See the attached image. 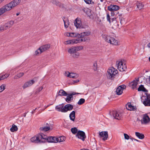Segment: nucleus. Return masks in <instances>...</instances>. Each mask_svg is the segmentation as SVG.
<instances>
[{
  "label": "nucleus",
  "mask_w": 150,
  "mask_h": 150,
  "mask_svg": "<svg viewBox=\"0 0 150 150\" xmlns=\"http://www.w3.org/2000/svg\"><path fill=\"white\" fill-rule=\"evenodd\" d=\"M142 101L145 106H150V96H143L142 98Z\"/></svg>",
  "instance_id": "39448f33"
},
{
  "label": "nucleus",
  "mask_w": 150,
  "mask_h": 150,
  "mask_svg": "<svg viewBox=\"0 0 150 150\" xmlns=\"http://www.w3.org/2000/svg\"><path fill=\"white\" fill-rule=\"evenodd\" d=\"M99 136L100 138L103 137L102 139L103 141L106 140L108 137V132H102L99 133Z\"/></svg>",
  "instance_id": "f8f14e48"
},
{
  "label": "nucleus",
  "mask_w": 150,
  "mask_h": 150,
  "mask_svg": "<svg viewBox=\"0 0 150 150\" xmlns=\"http://www.w3.org/2000/svg\"><path fill=\"white\" fill-rule=\"evenodd\" d=\"M35 111H33V110L31 112V113H32V114H33L34 113H35Z\"/></svg>",
  "instance_id": "774afa93"
},
{
  "label": "nucleus",
  "mask_w": 150,
  "mask_h": 150,
  "mask_svg": "<svg viewBox=\"0 0 150 150\" xmlns=\"http://www.w3.org/2000/svg\"><path fill=\"white\" fill-rule=\"evenodd\" d=\"M118 73V71L117 69L113 67H111L107 70L106 76L108 79H112L115 78Z\"/></svg>",
  "instance_id": "7ed1b4c3"
},
{
  "label": "nucleus",
  "mask_w": 150,
  "mask_h": 150,
  "mask_svg": "<svg viewBox=\"0 0 150 150\" xmlns=\"http://www.w3.org/2000/svg\"><path fill=\"white\" fill-rule=\"evenodd\" d=\"M23 73H21L18 74L14 76V78L15 79H17L22 77L24 75Z\"/></svg>",
  "instance_id": "f704fd0d"
},
{
  "label": "nucleus",
  "mask_w": 150,
  "mask_h": 150,
  "mask_svg": "<svg viewBox=\"0 0 150 150\" xmlns=\"http://www.w3.org/2000/svg\"><path fill=\"white\" fill-rule=\"evenodd\" d=\"M50 47V45L49 44L43 45L40 47L42 52H43L49 49Z\"/></svg>",
  "instance_id": "6ab92c4d"
},
{
  "label": "nucleus",
  "mask_w": 150,
  "mask_h": 150,
  "mask_svg": "<svg viewBox=\"0 0 150 150\" xmlns=\"http://www.w3.org/2000/svg\"><path fill=\"white\" fill-rule=\"evenodd\" d=\"M132 88L134 89L136 88V86L137 84V81H134L132 83Z\"/></svg>",
  "instance_id": "4c0bfd02"
},
{
  "label": "nucleus",
  "mask_w": 150,
  "mask_h": 150,
  "mask_svg": "<svg viewBox=\"0 0 150 150\" xmlns=\"http://www.w3.org/2000/svg\"><path fill=\"white\" fill-rule=\"evenodd\" d=\"M76 136L83 141H84L86 138L85 132L83 131L79 130L78 131Z\"/></svg>",
  "instance_id": "423d86ee"
},
{
  "label": "nucleus",
  "mask_w": 150,
  "mask_h": 150,
  "mask_svg": "<svg viewBox=\"0 0 150 150\" xmlns=\"http://www.w3.org/2000/svg\"><path fill=\"white\" fill-rule=\"evenodd\" d=\"M34 80L32 79L29 80L25 82L23 86V88L24 89L27 87H29L32 86L35 83Z\"/></svg>",
  "instance_id": "9d476101"
},
{
  "label": "nucleus",
  "mask_w": 150,
  "mask_h": 150,
  "mask_svg": "<svg viewBox=\"0 0 150 150\" xmlns=\"http://www.w3.org/2000/svg\"><path fill=\"white\" fill-rule=\"evenodd\" d=\"M78 34L76 33H71V37H76L77 36Z\"/></svg>",
  "instance_id": "8fccbe9b"
},
{
  "label": "nucleus",
  "mask_w": 150,
  "mask_h": 150,
  "mask_svg": "<svg viewBox=\"0 0 150 150\" xmlns=\"http://www.w3.org/2000/svg\"><path fill=\"white\" fill-rule=\"evenodd\" d=\"M28 112H25V113H24V114H23V116L25 117H26V114Z\"/></svg>",
  "instance_id": "680f3d73"
},
{
  "label": "nucleus",
  "mask_w": 150,
  "mask_h": 150,
  "mask_svg": "<svg viewBox=\"0 0 150 150\" xmlns=\"http://www.w3.org/2000/svg\"><path fill=\"white\" fill-rule=\"evenodd\" d=\"M67 96L65 99V100L68 103H69L71 101L73 100V97L70 96L69 95H67Z\"/></svg>",
  "instance_id": "7c9ffc66"
},
{
  "label": "nucleus",
  "mask_w": 150,
  "mask_h": 150,
  "mask_svg": "<svg viewBox=\"0 0 150 150\" xmlns=\"http://www.w3.org/2000/svg\"><path fill=\"white\" fill-rule=\"evenodd\" d=\"M76 112L74 111H73L69 114V117L70 119L73 121H74L75 118Z\"/></svg>",
  "instance_id": "412c9836"
},
{
  "label": "nucleus",
  "mask_w": 150,
  "mask_h": 150,
  "mask_svg": "<svg viewBox=\"0 0 150 150\" xmlns=\"http://www.w3.org/2000/svg\"><path fill=\"white\" fill-rule=\"evenodd\" d=\"M9 76V74H6L0 76V81L7 78Z\"/></svg>",
  "instance_id": "72a5a7b5"
},
{
  "label": "nucleus",
  "mask_w": 150,
  "mask_h": 150,
  "mask_svg": "<svg viewBox=\"0 0 150 150\" xmlns=\"http://www.w3.org/2000/svg\"><path fill=\"white\" fill-rule=\"evenodd\" d=\"M76 52L75 47H71L68 50V52L70 54H74Z\"/></svg>",
  "instance_id": "c85d7f7f"
},
{
  "label": "nucleus",
  "mask_w": 150,
  "mask_h": 150,
  "mask_svg": "<svg viewBox=\"0 0 150 150\" xmlns=\"http://www.w3.org/2000/svg\"><path fill=\"white\" fill-rule=\"evenodd\" d=\"M74 24L77 28H80L81 27V22L80 20H77V19H76L75 21Z\"/></svg>",
  "instance_id": "aec40b11"
},
{
  "label": "nucleus",
  "mask_w": 150,
  "mask_h": 150,
  "mask_svg": "<svg viewBox=\"0 0 150 150\" xmlns=\"http://www.w3.org/2000/svg\"><path fill=\"white\" fill-rule=\"evenodd\" d=\"M66 35L67 36H68V37L70 36V37L71 36V33H67Z\"/></svg>",
  "instance_id": "052dcab7"
},
{
  "label": "nucleus",
  "mask_w": 150,
  "mask_h": 150,
  "mask_svg": "<svg viewBox=\"0 0 150 150\" xmlns=\"http://www.w3.org/2000/svg\"><path fill=\"white\" fill-rule=\"evenodd\" d=\"M76 52L79 51L80 50H82L83 48V47L82 46H76L75 47Z\"/></svg>",
  "instance_id": "a18cd8bd"
},
{
  "label": "nucleus",
  "mask_w": 150,
  "mask_h": 150,
  "mask_svg": "<svg viewBox=\"0 0 150 150\" xmlns=\"http://www.w3.org/2000/svg\"><path fill=\"white\" fill-rule=\"evenodd\" d=\"M79 81V80H77L76 81H74V82L75 83H77V82H78Z\"/></svg>",
  "instance_id": "e2e57ef3"
},
{
  "label": "nucleus",
  "mask_w": 150,
  "mask_h": 150,
  "mask_svg": "<svg viewBox=\"0 0 150 150\" xmlns=\"http://www.w3.org/2000/svg\"><path fill=\"white\" fill-rule=\"evenodd\" d=\"M80 55V54L79 52H76L73 55V56L74 58H77Z\"/></svg>",
  "instance_id": "49530a36"
},
{
  "label": "nucleus",
  "mask_w": 150,
  "mask_h": 150,
  "mask_svg": "<svg viewBox=\"0 0 150 150\" xmlns=\"http://www.w3.org/2000/svg\"><path fill=\"white\" fill-rule=\"evenodd\" d=\"M43 89V87L41 86L40 87L37 89V91L36 93H38L40 92Z\"/></svg>",
  "instance_id": "09e8293b"
},
{
  "label": "nucleus",
  "mask_w": 150,
  "mask_h": 150,
  "mask_svg": "<svg viewBox=\"0 0 150 150\" xmlns=\"http://www.w3.org/2000/svg\"><path fill=\"white\" fill-rule=\"evenodd\" d=\"M42 52L41 51V49H40V47L35 52V54L36 55H38L40 54H41Z\"/></svg>",
  "instance_id": "c03bdc74"
},
{
  "label": "nucleus",
  "mask_w": 150,
  "mask_h": 150,
  "mask_svg": "<svg viewBox=\"0 0 150 150\" xmlns=\"http://www.w3.org/2000/svg\"><path fill=\"white\" fill-rule=\"evenodd\" d=\"M79 94V93H76L74 92H73L70 94H68V95H69L70 96H71V97H73V96H73L75 95L76 94Z\"/></svg>",
  "instance_id": "6e6d98bb"
},
{
  "label": "nucleus",
  "mask_w": 150,
  "mask_h": 150,
  "mask_svg": "<svg viewBox=\"0 0 150 150\" xmlns=\"http://www.w3.org/2000/svg\"><path fill=\"white\" fill-rule=\"evenodd\" d=\"M107 20L110 23L111 22V21H110V15L109 14H107Z\"/></svg>",
  "instance_id": "4d7b16f0"
},
{
  "label": "nucleus",
  "mask_w": 150,
  "mask_h": 150,
  "mask_svg": "<svg viewBox=\"0 0 150 150\" xmlns=\"http://www.w3.org/2000/svg\"><path fill=\"white\" fill-rule=\"evenodd\" d=\"M93 69L94 71L97 70V64L96 62H95L93 63Z\"/></svg>",
  "instance_id": "ea45409f"
},
{
  "label": "nucleus",
  "mask_w": 150,
  "mask_h": 150,
  "mask_svg": "<svg viewBox=\"0 0 150 150\" xmlns=\"http://www.w3.org/2000/svg\"><path fill=\"white\" fill-rule=\"evenodd\" d=\"M14 21H11L5 24V27L7 29L10 28L13 24Z\"/></svg>",
  "instance_id": "393cba45"
},
{
  "label": "nucleus",
  "mask_w": 150,
  "mask_h": 150,
  "mask_svg": "<svg viewBox=\"0 0 150 150\" xmlns=\"http://www.w3.org/2000/svg\"><path fill=\"white\" fill-rule=\"evenodd\" d=\"M53 137H48L46 135L43 133H40L36 136L32 137L31 141L32 142L36 143H44L46 141L48 142H53Z\"/></svg>",
  "instance_id": "f257e3e1"
},
{
  "label": "nucleus",
  "mask_w": 150,
  "mask_h": 150,
  "mask_svg": "<svg viewBox=\"0 0 150 150\" xmlns=\"http://www.w3.org/2000/svg\"><path fill=\"white\" fill-rule=\"evenodd\" d=\"M55 109L59 112H64V106L62 105H59L56 106L55 107Z\"/></svg>",
  "instance_id": "f3484780"
},
{
  "label": "nucleus",
  "mask_w": 150,
  "mask_h": 150,
  "mask_svg": "<svg viewBox=\"0 0 150 150\" xmlns=\"http://www.w3.org/2000/svg\"><path fill=\"white\" fill-rule=\"evenodd\" d=\"M126 88V86L124 84L119 86L116 89V92L117 95H121L123 93V90Z\"/></svg>",
  "instance_id": "6e6552de"
},
{
  "label": "nucleus",
  "mask_w": 150,
  "mask_h": 150,
  "mask_svg": "<svg viewBox=\"0 0 150 150\" xmlns=\"http://www.w3.org/2000/svg\"><path fill=\"white\" fill-rule=\"evenodd\" d=\"M58 94L60 96H67L68 94L65 91L62 89H61L58 92Z\"/></svg>",
  "instance_id": "a878e982"
},
{
  "label": "nucleus",
  "mask_w": 150,
  "mask_h": 150,
  "mask_svg": "<svg viewBox=\"0 0 150 150\" xmlns=\"http://www.w3.org/2000/svg\"><path fill=\"white\" fill-rule=\"evenodd\" d=\"M150 118L148 115L146 114L144 115L142 120V123L146 124L150 121Z\"/></svg>",
  "instance_id": "ddd939ff"
},
{
  "label": "nucleus",
  "mask_w": 150,
  "mask_h": 150,
  "mask_svg": "<svg viewBox=\"0 0 150 150\" xmlns=\"http://www.w3.org/2000/svg\"><path fill=\"white\" fill-rule=\"evenodd\" d=\"M52 3L54 4H55L57 6H61V3L58 1L56 0H53L52 1Z\"/></svg>",
  "instance_id": "a19ab883"
},
{
  "label": "nucleus",
  "mask_w": 150,
  "mask_h": 150,
  "mask_svg": "<svg viewBox=\"0 0 150 150\" xmlns=\"http://www.w3.org/2000/svg\"><path fill=\"white\" fill-rule=\"evenodd\" d=\"M7 29V28L5 27V25L1 26L0 27V31L1 32L2 31L6 30Z\"/></svg>",
  "instance_id": "de8ad7c7"
},
{
  "label": "nucleus",
  "mask_w": 150,
  "mask_h": 150,
  "mask_svg": "<svg viewBox=\"0 0 150 150\" xmlns=\"http://www.w3.org/2000/svg\"><path fill=\"white\" fill-rule=\"evenodd\" d=\"M82 11L86 13L90 18L93 19L94 18L93 15V13H91V10L90 9L87 8H84L82 9Z\"/></svg>",
  "instance_id": "1a4fd4ad"
},
{
  "label": "nucleus",
  "mask_w": 150,
  "mask_h": 150,
  "mask_svg": "<svg viewBox=\"0 0 150 150\" xmlns=\"http://www.w3.org/2000/svg\"><path fill=\"white\" fill-rule=\"evenodd\" d=\"M6 85L5 84H2L0 86V93L2 92L5 89Z\"/></svg>",
  "instance_id": "79ce46f5"
},
{
  "label": "nucleus",
  "mask_w": 150,
  "mask_h": 150,
  "mask_svg": "<svg viewBox=\"0 0 150 150\" xmlns=\"http://www.w3.org/2000/svg\"><path fill=\"white\" fill-rule=\"evenodd\" d=\"M64 112H67L68 111H70L72 110L73 108V106L72 105L70 104H67L64 106Z\"/></svg>",
  "instance_id": "4468645a"
},
{
  "label": "nucleus",
  "mask_w": 150,
  "mask_h": 150,
  "mask_svg": "<svg viewBox=\"0 0 150 150\" xmlns=\"http://www.w3.org/2000/svg\"><path fill=\"white\" fill-rule=\"evenodd\" d=\"M126 108L127 109L130 111H135L137 109L135 106H132L130 103H127L126 105Z\"/></svg>",
  "instance_id": "dca6fc26"
},
{
  "label": "nucleus",
  "mask_w": 150,
  "mask_h": 150,
  "mask_svg": "<svg viewBox=\"0 0 150 150\" xmlns=\"http://www.w3.org/2000/svg\"><path fill=\"white\" fill-rule=\"evenodd\" d=\"M76 39L69 40L64 42V44L65 45H69L70 44H76Z\"/></svg>",
  "instance_id": "b1692460"
},
{
  "label": "nucleus",
  "mask_w": 150,
  "mask_h": 150,
  "mask_svg": "<svg viewBox=\"0 0 150 150\" xmlns=\"http://www.w3.org/2000/svg\"><path fill=\"white\" fill-rule=\"evenodd\" d=\"M135 135L139 138L140 139H143L144 137V134L142 133H140L138 132H136Z\"/></svg>",
  "instance_id": "cd10ccee"
},
{
  "label": "nucleus",
  "mask_w": 150,
  "mask_h": 150,
  "mask_svg": "<svg viewBox=\"0 0 150 150\" xmlns=\"http://www.w3.org/2000/svg\"><path fill=\"white\" fill-rule=\"evenodd\" d=\"M111 14V16H113L114 15V12H113L112 11Z\"/></svg>",
  "instance_id": "0e129e2a"
},
{
  "label": "nucleus",
  "mask_w": 150,
  "mask_h": 150,
  "mask_svg": "<svg viewBox=\"0 0 150 150\" xmlns=\"http://www.w3.org/2000/svg\"><path fill=\"white\" fill-rule=\"evenodd\" d=\"M110 114L112 115L115 119L119 120L122 118V115L121 113L117 111H112L110 112Z\"/></svg>",
  "instance_id": "0eeeda50"
},
{
  "label": "nucleus",
  "mask_w": 150,
  "mask_h": 150,
  "mask_svg": "<svg viewBox=\"0 0 150 150\" xmlns=\"http://www.w3.org/2000/svg\"><path fill=\"white\" fill-rule=\"evenodd\" d=\"M87 39L86 38H78L76 39L75 41H76V44L79 43H80L82 41L85 42L86 41Z\"/></svg>",
  "instance_id": "c756f323"
},
{
  "label": "nucleus",
  "mask_w": 150,
  "mask_h": 150,
  "mask_svg": "<svg viewBox=\"0 0 150 150\" xmlns=\"http://www.w3.org/2000/svg\"><path fill=\"white\" fill-rule=\"evenodd\" d=\"M116 65L117 69L120 71L123 72L125 71L127 69V66L125 64L123 65L122 61H117Z\"/></svg>",
  "instance_id": "20e7f679"
},
{
  "label": "nucleus",
  "mask_w": 150,
  "mask_h": 150,
  "mask_svg": "<svg viewBox=\"0 0 150 150\" xmlns=\"http://www.w3.org/2000/svg\"><path fill=\"white\" fill-rule=\"evenodd\" d=\"M124 137H125V139H127V140H128L129 139H130L129 136L128 134H124Z\"/></svg>",
  "instance_id": "5fc2aeb1"
},
{
  "label": "nucleus",
  "mask_w": 150,
  "mask_h": 150,
  "mask_svg": "<svg viewBox=\"0 0 150 150\" xmlns=\"http://www.w3.org/2000/svg\"><path fill=\"white\" fill-rule=\"evenodd\" d=\"M65 137L64 136H62L58 138V140L59 142H61L64 141L65 140Z\"/></svg>",
  "instance_id": "37998d69"
},
{
  "label": "nucleus",
  "mask_w": 150,
  "mask_h": 150,
  "mask_svg": "<svg viewBox=\"0 0 150 150\" xmlns=\"http://www.w3.org/2000/svg\"><path fill=\"white\" fill-rule=\"evenodd\" d=\"M79 76V75L78 74L74 73H69V74L67 75V76L68 77L75 79L78 77Z\"/></svg>",
  "instance_id": "5701e85b"
},
{
  "label": "nucleus",
  "mask_w": 150,
  "mask_h": 150,
  "mask_svg": "<svg viewBox=\"0 0 150 150\" xmlns=\"http://www.w3.org/2000/svg\"><path fill=\"white\" fill-rule=\"evenodd\" d=\"M91 32L89 31H85L82 33L80 34H79V36H80V38H83L85 36H88L90 35Z\"/></svg>",
  "instance_id": "4be33fe9"
},
{
  "label": "nucleus",
  "mask_w": 150,
  "mask_h": 150,
  "mask_svg": "<svg viewBox=\"0 0 150 150\" xmlns=\"http://www.w3.org/2000/svg\"><path fill=\"white\" fill-rule=\"evenodd\" d=\"M63 21H64V26H65V28H68V25H69V24L68 23V25H67L66 24V22H65V21L63 20Z\"/></svg>",
  "instance_id": "bf43d9fd"
},
{
  "label": "nucleus",
  "mask_w": 150,
  "mask_h": 150,
  "mask_svg": "<svg viewBox=\"0 0 150 150\" xmlns=\"http://www.w3.org/2000/svg\"><path fill=\"white\" fill-rule=\"evenodd\" d=\"M147 46L148 47L150 48V42L148 44Z\"/></svg>",
  "instance_id": "69168bd1"
},
{
  "label": "nucleus",
  "mask_w": 150,
  "mask_h": 150,
  "mask_svg": "<svg viewBox=\"0 0 150 150\" xmlns=\"http://www.w3.org/2000/svg\"><path fill=\"white\" fill-rule=\"evenodd\" d=\"M110 43L111 44L115 45H118L119 44V43L118 41L113 37L111 39V40L110 41Z\"/></svg>",
  "instance_id": "bb28decb"
},
{
  "label": "nucleus",
  "mask_w": 150,
  "mask_h": 150,
  "mask_svg": "<svg viewBox=\"0 0 150 150\" xmlns=\"http://www.w3.org/2000/svg\"><path fill=\"white\" fill-rule=\"evenodd\" d=\"M85 100L84 98H81L78 102V104L79 105H81L84 103Z\"/></svg>",
  "instance_id": "58836bf2"
},
{
  "label": "nucleus",
  "mask_w": 150,
  "mask_h": 150,
  "mask_svg": "<svg viewBox=\"0 0 150 150\" xmlns=\"http://www.w3.org/2000/svg\"><path fill=\"white\" fill-rule=\"evenodd\" d=\"M38 78V77H35L33 79L35 80L36 79H37Z\"/></svg>",
  "instance_id": "338daca9"
},
{
  "label": "nucleus",
  "mask_w": 150,
  "mask_h": 150,
  "mask_svg": "<svg viewBox=\"0 0 150 150\" xmlns=\"http://www.w3.org/2000/svg\"><path fill=\"white\" fill-rule=\"evenodd\" d=\"M103 38L104 40L106 42L109 43H110L111 39H112V37H111L107 35L104 34L102 35Z\"/></svg>",
  "instance_id": "a211bd4d"
},
{
  "label": "nucleus",
  "mask_w": 150,
  "mask_h": 150,
  "mask_svg": "<svg viewBox=\"0 0 150 150\" xmlns=\"http://www.w3.org/2000/svg\"><path fill=\"white\" fill-rule=\"evenodd\" d=\"M138 91H143V92L146 91H147L146 88L144 87V86L142 85H141L138 88Z\"/></svg>",
  "instance_id": "2f4dec72"
},
{
  "label": "nucleus",
  "mask_w": 150,
  "mask_h": 150,
  "mask_svg": "<svg viewBox=\"0 0 150 150\" xmlns=\"http://www.w3.org/2000/svg\"><path fill=\"white\" fill-rule=\"evenodd\" d=\"M85 2L87 4H91L92 0H84Z\"/></svg>",
  "instance_id": "864d4df0"
},
{
  "label": "nucleus",
  "mask_w": 150,
  "mask_h": 150,
  "mask_svg": "<svg viewBox=\"0 0 150 150\" xmlns=\"http://www.w3.org/2000/svg\"><path fill=\"white\" fill-rule=\"evenodd\" d=\"M71 130L72 133L74 134L77 133L78 132L77 129L76 127L71 128Z\"/></svg>",
  "instance_id": "c9c22d12"
},
{
  "label": "nucleus",
  "mask_w": 150,
  "mask_h": 150,
  "mask_svg": "<svg viewBox=\"0 0 150 150\" xmlns=\"http://www.w3.org/2000/svg\"><path fill=\"white\" fill-rule=\"evenodd\" d=\"M120 23L121 25H122L125 23V20L123 18H120Z\"/></svg>",
  "instance_id": "3c124183"
},
{
  "label": "nucleus",
  "mask_w": 150,
  "mask_h": 150,
  "mask_svg": "<svg viewBox=\"0 0 150 150\" xmlns=\"http://www.w3.org/2000/svg\"><path fill=\"white\" fill-rule=\"evenodd\" d=\"M119 8V7L118 6L112 4H111L108 7V10L111 11H116L118 10Z\"/></svg>",
  "instance_id": "9b49d317"
},
{
  "label": "nucleus",
  "mask_w": 150,
  "mask_h": 150,
  "mask_svg": "<svg viewBox=\"0 0 150 150\" xmlns=\"http://www.w3.org/2000/svg\"><path fill=\"white\" fill-rule=\"evenodd\" d=\"M21 2V0H14L6 4L0 9V13L1 15L6 11L11 10L17 6Z\"/></svg>",
  "instance_id": "f03ea898"
},
{
  "label": "nucleus",
  "mask_w": 150,
  "mask_h": 150,
  "mask_svg": "<svg viewBox=\"0 0 150 150\" xmlns=\"http://www.w3.org/2000/svg\"><path fill=\"white\" fill-rule=\"evenodd\" d=\"M18 130V128L14 124L12 125V127L10 128V130L12 132H14L15 131H17Z\"/></svg>",
  "instance_id": "473e14b6"
},
{
  "label": "nucleus",
  "mask_w": 150,
  "mask_h": 150,
  "mask_svg": "<svg viewBox=\"0 0 150 150\" xmlns=\"http://www.w3.org/2000/svg\"><path fill=\"white\" fill-rule=\"evenodd\" d=\"M50 129V125L48 123H46L45 126L41 127L40 129V130L42 131H47Z\"/></svg>",
  "instance_id": "2eb2a0df"
},
{
  "label": "nucleus",
  "mask_w": 150,
  "mask_h": 150,
  "mask_svg": "<svg viewBox=\"0 0 150 150\" xmlns=\"http://www.w3.org/2000/svg\"><path fill=\"white\" fill-rule=\"evenodd\" d=\"M137 8L139 9H142L143 7H144V5L142 4V3L139 2H137Z\"/></svg>",
  "instance_id": "e433bc0d"
},
{
  "label": "nucleus",
  "mask_w": 150,
  "mask_h": 150,
  "mask_svg": "<svg viewBox=\"0 0 150 150\" xmlns=\"http://www.w3.org/2000/svg\"><path fill=\"white\" fill-rule=\"evenodd\" d=\"M58 138L53 137V142L57 143L59 142V141H58Z\"/></svg>",
  "instance_id": "603ef678"
},
{
  "label": "nucleus",
  "mask_w": 150,
  "mask_h": 150,
  "mask_svg": "<svg viewBox=\"0 0 150 150\" xmlns=\"http://www.w3.org/2000/svg\"><path fill=\"white\" fill-rule=\"evenodd\" d=\"M130 139H131V140H132V141H133V140H134V141H136L137 142H140L141 141L137 139H134V138H133L132 137H130Z\"/></svg>",
  "instance_id": "13d9d810"
}]
</instances>
